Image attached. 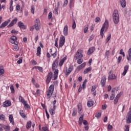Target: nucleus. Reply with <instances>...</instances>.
Segmentation results:
<instances>
[{
  "instance_id": "obj_43",
  "label": "nucleus",
  "mask_w": 131,
  "mask_h": 131,
  "mask_svg": "<svg viewBox=\"0 0 131 131\" xmlns=\"http://www.w3.org/2000/svg\"><path fill=\"white\" fill-rule=\"evenodd\" d=\"M72 29H75L76 28V23H75V20H73V24H72Z\"/></svg>"
},
{
  "instance_id": "obj_27",
  "label": "nucleus",
  "mask_w": 131,
  "mask_h": 131,
  "mask_svg": "<svg viewBox=\"0 0 131 131\" xmlns=\"http://www.w3.org/2000/svg\"><path fill=\"white\" fill-rule=\"evenodd\" d=\"M77 107H78V113L79 114H80V113H81V111L82 110V106L81 105V103H79L77 105Z\"/></svg>"
},
{
  "instance_id": "obj_62",
  "label": "nucleus",
  "mask_w": 131,
  "mask_h": 131,
  "mask_svg": "<svg viewBox=\"0 0 131 131\" xmlns=\"http://www.w3.org/2000/svg\"><path fill=\"white\" fill-rule=\"evenodd\" d=\"M68 4V0H66L63 3V7H66V6H67Z\"/></svg>"
},
{
  "instance_id": "obj_21",
  "label": "nucleus",
  "mask_w": 131,
  "mask_h": 131,
  "mask_svg": "<svg viewBox=\"0 0 131 131\" xmlns=\"http://www.w3.org/2000/svg\"><path fill=\"white\" fill-rule=\"evenodd\" d=\"M18 27L20 29H26V26L24 25V23L21 21L18 22Z\"/></svg>"
},
{
  "instance_id": "obj_60",
  "label": "nucleus",
  "mask_w": 131,
  "mask_h": 131,
  "mask_svg": "<svg viewBox=\"0 0 131 131\" xmlns=\"http://www.w3.org/2000/svg\"><path fill=\"white\" fill-rule=\"evenodd\" d=\"M101 21V19H100V17H96L95 19V22L96 23H99Z\"/></svg>"
},
{
  "instance_id": "obj_4",
  "label": "nucleus",
  "mask_w": 131,
  "mask_h": 131,
  "mask_svg": "<svg viewBox=\"0 0 131 131\" xmlns=\"http://www.w3.org/2000/svg\"><path fill=\"white\" fill-rule=\"evenodd\" d=\"M54 90H55V86L54 84H51L47 92V99H51V97H52V95L54 93Z\"/></svg>"
},
{
  "instance_id": "obj_53",
  "label": "nucleus",
  "mask_w": 131,
  "mask_h": 131,
  "mask_svg": "<svg viewBox=\"0 0 131 131\" xmlns=\"http://www.w3.org/2000/svg\"><path fill=\"white\" fill-rule=\"evenodd\" d=\"M57 54H58V52H57V51H56L54 53L51 54V55L53 56V57L55 59V58H56V57H57Z\"/></svg>"
},
{
  "instance_id": "obj_44",
  "label": "nucleus",
  "mask_w": 131,
  "mask_h": 131,
  "mask_svg": "<svg viewBox=\"0 0 131 131\" xmlns=\"http://www.w3.org/2000/svg\"><path fill=\"white\" fill-rule=\"evenodd\" d=\"M10 90L12 94H15V89L14 88V86L13 85H11Z\"/></svg>"
},
{
  "instance_id": "obj_42",
  "label": "nucleus",
  "mask_w": 131,
  "mask_h": 131,
  "mask_svg": "<svg viewBox=\"0 0 131 131\" xmlns=\"http://www.w3.org/2000/svg\"><path fill=\"white\" fill-rule=\"evenodd\" d=\"M82 62H83V60L82 59L78 58V60L77 61V64H78L79 65H80V64H81V63H82Z\"/></svg>"
},
{
  "instance_id": "obj_1",
  "label": "nucleus",
  "mask_w": 131,
  "mask_h": 131,
  "mask_svg": "<svg viewBox=\"0 0 131 131\" xmlns=\"http://www.w3.org/2000/svg\"><path fill=\"white\" fill-rule=\"evenodd\" d=\"M59 74V70H56L54 72V75L53 77V72H50V73H48L47 76V79H46V83L49 84L50 82H51V80H56L57 78H58V75Z\"/></svg>"
},
{
  "instance_id": "obj_33",
  "label": "nucleus",
  "mask_w": 131,
  "mask_h": 131,
  "mask_svg": "<svg viewBox=\"0 0 131 131\" xmlns=\"http://www.w3.org/2000/svg\"><path fill=\"white\" fill-rule=\"evenodd\" d=\"M127 60L128 61H131V48L128 50V55L127 56Z\"/></svg>"
},
{
  "instance_id": "obj_19",
  "label": "nucleus",
  "mask_w": 131,
  "mask_h": 131,
  "mask_svg": "<svg viewBox=\"0 0 131 131\" xmlns=\"http://www.w3.org/2000/svg\"><path fill=\"white\" fill-rule=\"evenodd\" d=\"M129 66H125L124 68V71L123 72L122 75V76H125V74L127 73V70H128Z\"/></svg>"
},
{
  "instance_id": "obj_28",
  "label": "nucleus",
  "mask_w": 131,
  "mask_h": 131,
  "mask_svg": "<svg viewBox=\"0 0 131 131\" xmlns=\"http://www.w3.org/2000/svg\"><path fill=\"white\" fill-rule=\"evenodd\" d=\"M41 52V48L40 47H38L37 48V53L36 55L38 57H40V54Z\"/></svg>"
},
{
  "instance_id": "obj_45",
  "label": "nucleus",
  "mask_w": 131,
  "mask_h": 131,
  "mask_svg": "<svg viewBox=\"0 0 131 131\" xmlns=\"http://www.w3.org/2000/svg\"><path fill=\"white\" fill-rule=\"evenodd\" d=\"M121 60H122V57L121 56H120L118 58V60H117V64H119V63H120V62H121Z\"/></svg>"
},
{
  "instance_id": "obj_14",
  "label": "nucleus",
  "mask_w": 131,
  "mask_h": 131,
  "mask_svg": "<svg viewBox=\"0 0 131 131\" xmlns=\"http://www.w3.org/2000/svg\"><path fill=\"white\" fill-rule=\"evenodd\" d=\"M86 65V62H84V63H82L81 65H79L77 67L76 71H80V70H81V69H83V68H84L85 67Z\"/></svg>"
},
{
  "instance_id": "obj_39",
  "label": "nucleus",
  "mask_w": 131,
  "mask_h": 131,
  "mask_svg": "<svg viewBox=\"0 0 131 131\" xmlns=\"http://www.w3.org/2000/svg\"><path fill=\"white\" fill-rule=\"evenodd\" d=\"M86 82H88V80H86V79L83 81V82L82 83V89L83 90H84V89H85V88H86V85L85 84H86Z\"/></svg>"
},
{
  "instance_id": "obj_64",
  "label": "nucleus",
  "mask_w": 131,
  "mask_h": 131,
  "mask_svg": "<svg viewBox=\"0 0 131 131\" xmlns=\"http://www.w3.org/2000/svg\"><path fill=\"white\" fill-rule=\"evenodd\" d=\"M17 64H21L22 63V59L20 58L17 61Z\"/></svg>"
},
{
  "instance_id": "obj_61",
  "label": "nucleus",
  "mask_w": 131,
  "mask_h": 131,
  "mask_svg": "<svg viewBox=\"0 0 131 131\" xmlns=\"http://www.w3.org/2000/svg\"><path fill=\"white\" fill-rule=\"evenodd\" d=\"M114 103L115 105H116V104H117V103H118V99L115 98L114 100Z\"/></svg>"
},
{
  "instance_id": "obj_40",
  "label": "nucleus",
  "mask_w": 131,
  "mask_h": 131,
  "mask_svg": "<svg viewBox=\"0 0 131 131\" xmlns=\"http://www.w3.org/2000/svg\"><path fill=\"white\" fill-rule=\"evenodd\" d=\"M3 128L5 129V131L10 130V126L9 125H3Z\"/></svg>"
},
{
  "instance_id": "obj_26",
  "label": "nucleus",
  "mask_w": 131,
  "mask_h": 131,
  "mask_svg": "<svg viewBox=\"0 0 131 131\" xmlns=\"http://www.w3.org/2000/svg\"><path fill=\"white\" fill-rule=\"evenodd\" d=\"M120 3L122 8H125L126 6V1L125 0H120Z\"/></svg>"
},
{
  "instance_id": "obj_46",
  "label": "nucleus",
  "mask_w": 131,
  "mask_h": 131,
  "mask_svg": "<svg viewBox=\"0 0 131 131\" xmlns=\"http://www.w3.org/2000/svg\"><path fill=\"white\" fill-rule=\"evenodd\" d=\"M52 17H53V13H52V12H50L49 14H48V17L49 20L51 19Z\"/></svg>"
},
{
  "instance_id": "obj_52",
  "label": "nucleus",
  "mask_w": 131,
  "mask_h": 131,
  "mask_svg": "<svg viewBox=\"0 0 131 131\" xmlns=\"http://www.w3.org/2000/svg\"><path fill=\"white\" fill-rule=\"evenodd\" d=\"M20 9H21V6H20V5H17L16 6V8H15L16 11H20Z\"/></svg>"
},
{
  "instance_id": "obj_7",
  "label": "nucleus",
  "mask_w": 131,
  "mask_h": 131,
  "mask_svg": "<svg viewBox=\"0 0 131 131\" xmlns=\"http://www.w3.org/2000/svg\"><path fill=\"white\" fill-rule=\"evenodd\" d=\"M17 39L18 38L16 36H12L9 41L13 45H18Z\"/></svg>"
},
{
  "instance_id": "obj_2",
  "label": "nucleus",
  "mask_w": 131,
  "mask_h": 131,
  "mask_svg": "<svg viewBox=\"0 0 131 131\" xmlns=\"http://www.w3.org/2000/svg\"><path fill=\"white\" fill-rule=\"evenodd\" d=\"M113 21L114 24L119 23V14L117 10H115L112 15Z\"/></svg>"
},
{
  "instance_id": "obj_9",
  "label": "nucleus",
  "mask_w": 131,
  "mask_h": 131,
  "mask_svg": "<svg viewBox=\"0 0 131 131\" xmlns=\"http://www.w3.org/2000/svg\"><path fill=\"white\" fill-rule=\"evenodd\" d=\"M73 68H74L73 66L70 65L69 67V68L66 70V75L68 76V75H69V74H70L71 73V72H72V71L73 70Z\"/></svg>"
},
{
  "instance_id": "obj_24",
  "label": "nucleus",
  "mask_w": 131,
  "mask_h": 131,
  "mask_svg": "<svg viewBox=\"0 0 131 131\" xmlns=\"http://www.w3.org/2000/svg\"><path fill=\"white\" fill-rule=\"evenodd\" d=\"M87 106L88 107H91L92 106H94V101L92 100H90L87 102Z\"/></svg>"
},
{
  "instance_id": "obj_55",
  "label": "nucleus",
  "mask_w": 131,
  "mask_h": 131,
  "mask_svg": "<svg viewBox=\"0 0 131 131\" xmlns=\"http://www.w3.org/2000/svg\"><path fill=\"white\" fill-rule=\"evenodd\" d=\"M88 30H89V27H84V33H86L88 32Z\"/></svg>"
},
{
  "instance_id": "obj_31",
  "label": "nucleus",
  "mask_w": 131,
  "mask_h": 131,
  "mask_svg": "<svg viewBox=\"0 0 131 131\" xmlns=\"http://www.w3.org/2000/svg\"><path fill=\"white\" fill-rule=\"evenodd\" d=\"M73 8H74V1H73V0H71L70 2V9L73 10Z\"/></svg>"
},
{
  "instance_id": "obj_30",
  "label": "nucleus",
  "mask_w": 131,
  "mask_h": 131,
  "mask_svg": "<svg viewBox=\"0 0 131 131\" xmlns=\"http://www.w3.org/2000/svg\"><path fill=\"white\" fill-rule=\"evenodd\" d=\"M19 115L21 117H23V118H26V115L24 113V111H23V110H20L19 111Z\"/></svg>"
},
{
  "instance_id": "obj_34",
  "label": "nucleus",
  "mask_w": 131,
  "mask_h": 131,
  "mask_svg": "<svg viewBox=\"0 0 131 131\" xmlns=\"http://www.w3.org/2000/svg\"><path fill=\"white\" fill-rule=\"evenodd\" d=\"M90 71H92V68L89 67L84 70L83 73L84 74H86V73H89Z\"/></svg>"
},
{
  "instance_id": "obj_22",
  "label": "nucleus",
  "mask_w": 131,
  "mask_h": 131,
  "mask_svg": "<svg viewBox=\"0 0 131 131\" xmlns=\"http://www.w3.org/2000/svg\"><path fill=\"white\" fill-rule=\"evenodd\" d=\"M9 120L10 123H12L13 125L15 124V122H14V118H13V115H10L9 116Z\"/></svg>"
},
{
  "instance_id": "obj_57",
  "label": "nucleus",
  "mask_w": 131,
  "mask_h": 131,
  "mask_svg": "<svg viewBox=\"0 0 131 131\" xmlns=\"http://www.w3.org/2000/svg\"><path fill=\"white\" fill-rule=\"evenodd\" d=\"M11 33L13 34H18V31H16V30H11Z\"/></svg>"
},
{
  "instance_id": "obj_25",
  "label": "nucleus",
  "mask_w": 131,
  "mask_h": 131,
  "mask_svg": "<svg viewBox=\"0 0 131 131\" xmlns=\"http://www.w3.org/2000/svg\"><path fill=\"white\" fill-rule=\"evenodd\" d=\"M10 22V20L9 21H4L1 26L0 28H5L8 24H9V23Z\"/></svg>"
},
{
  "instance_id": "obj_47",
  "label": "nucleus",
  "mask_w": 131,
  "mask_h": 131,
  "mask_svg": "<svg viewBox=\"0 0 131 131\" xmlns=\"http://www.w3.org/2000/svg\"><path fill=\"white\" fill-rule=\"evenodd\" d=\"M120 55H122L123 57H125V54L123 52V49H121L120 51Z\"/></svg>"
},
{
  "instance_id": "obj_37",
  "label": "nucleus",
  "mask_w": 131,
  "mask_h": 131,
  "mask_svg": "<svg viewBox=\"0 0 131 131\" xmlns=\"http://www.w3.org/2000/svg\"><path fill=\"white\" fill-rule=\"evenodd\" d=\"M5 73V70L3 66H0V75H3Z\"/></svg>"
},
{
  "instance_id": "obj_18",
  "label": "nucleus",
  "mask_w": 131,
  "mask_h": 131,
  "mask_svg": "<svg viewBox=\"0 0 131 131\" xmlns=\"http://www.w3.org/2000/svg\"><path fill=\"white\" fill-rule=\"evenodd\" d=\"M63 34L65 36L68 35V26L66 25L63 28Z\"/></svg>"
},
{
  "instance_id": "obj_17",
  "label": "nucleus",
  "mask_w": 131,
  "mask_h": 131,
  "mask_svg": "<svg viewBox=\"0 0 131 131\" xmlns=\"http://www.w3.org/2000/svg\"><path fill=\"white\" fill-rule=\"evenodd\" d=\"M95 51H96V49L95 48V47H91L90 48H89L88 52H87V54L91 55V54H93V53H94Z\"/></svg>"
},
{
  "instance_id": "obj_56",
  "label": "nucleus",
  "mask_w": 131,
  "mask_h": 131,
  "mask_svg": "<svg viewBox=\"0 0 131 131\" xmlns=\"http://www.w3.org/2000/svg\"><path fill=\"white\" fill-rule=\"evenodd\" d=\"M77 115V111H76L75 110H74L72 114V116L74 117V116H75Z\"/></svg>"
},
{
  "instance_id": "obj_20",
  "label": "nucleus",
  "mask_w": 131,
  "mask_h": 131,
  "mask_svg": "<svg viewBox=\"0 0 131 131\" xmlns=\"http://www.w3.org/2000/svg\"><path fill=\"white\" fill-rule=\"evenodd\" d=\"M83 117H84V114H82L81 115L79 120H78V123L79 124V125H81V124H82V121H83Z\"/></svg>"
},
{
  "instance_id": "obj_38",
  "label": "nucleus",
  "mask_w": 131,
  "mask_h": 131,
  "mask_svg": "<svg viewBox=\"0 0 131 131\" xmlns=\"http://www.w3.org/2000/svg\"><path fill=\"white\" fill-rule=\"evenodd\" d=\"M23 104L25 109H29V108H30V106H29V105L27 104V101H26L25 103Z\"/></svg>"
},
{
  "instance_id": "obj_11",
  "label": "nucleus",
  "mask_w": 131,
  "mask_h": 131,
  "mask_svg": "<svg viewBox=\"0 0 131 131\" xmlns=\"http://www.w3.org/2000/svg\"><path fill=\"white\" fill-rule=\"evenodd\" d=\"M113 72V71L112 70L108 72V79H116V76H115V74H112V73Z\"/></svg>"
},
{
  "instance_id": "obj_36",
  "label": "nucleus",
  "mask_w": 131,
  "mask_h": 131,
  "mask_svg": "<svg viewBox=\"0 0 131 131\" xmlns=\"http://www.w3.org/2000/svg\"><path fill=\"white\" fill-rule=\"evenodd\" d=\"M18 100L20 103H22V104H24V103L26 102V101L24 100V98H23L22 96H19Z\"/></svg>"
},
{
  "instance_id": "obj_5",
  "label": "nucleus",
  "mask_w": 131,
  "mask_h": 131,
  "mask_svg": "<svg viewBox=\"0 0 131 131\" xmlns=\"http://www.w3.org/2000/svg\"><path fill=\"white\" fill-rule=\"evenodd\" d=\"M82 53H83V50L81 49H78L74 57L75 60H77V59H81L82 57H83Z\"/></svg>"
},
{
  "instance_id": "obj_13",
  "label": "nucleus",
  "mask_w": 131,
  "mask_h": 131,
  "mask_svg": "<svg viewBox=\"0 0 131 131\" xmlns=\"http://www.w3.org/2000/svg\"><path fill=\"white\" fill-rule=\"evenodd\" d=\"M12 105V103L10 100H6L3 104V107L7 108L8 107H10Z\"/></svg>"
},
{
  "instance_id": "obj_35",
  "label": "nucleus",
  "mask_w": 131,
  "mask_h": 131,
  "mask_svg": "<svg viewBox=\"0 0 131 131\" xmlns=\"http://www.w3.org/2000/svg\"><path fill=\"white\" fill-rule=\"evenodd\" d=\"M31 124H32V122L31 121H29L27 122V124L26 126V128L27 129H29V128H30V127H31Z\"/></svg>"
},
{
  "instance_id": "obj_12",
  "label": "nucleus",
  "mask_w": 131,
  "mask_h": 131,
  "mask_svg": "<svg viewBox=\"0 0 131 131\" xmlns=\"http://www.w3.org/2000/svg\"><path fill=\"white\" fill-rule=\"evenodd\" d=\"M106 83V76H103L101 77L100 81V84L102 88L105 87V84Z\"/></svg>"
},
{
  "instance_id": "obj_54",
  "label": "nucleus",
  "mask_w": 131,
  "mask_h": 131,
  "mask_svg": "<svg viewBox=\"0 0 131 131\" xmlns=\"http://www.w3.org/2000/svg\"><path fill=\"white\" fill-rule=\"evenodd\" d=\"M42 131H49V129L48 128V127L45 126L42 127Z\"/></svg>"
},
{
  "instance_id": "obj_10",
  "label": "nucleus",
  "mask_w": 131,
  "mask_h": 131,
  "mask_svg": "<svg viewBox=\"0 0 131 131\" xmlns=\"http://www.w3.org/2000/svg\"><path fill=\"white\" fill-rule=\"evenodd\" d=\"M65 43V37L64 36H62L60 38L59 40V48H62L64 46Z\"/></svg>"
},
{
  "instance_id": "obj_51",
  "label": "nucleus",
  "mask_w": 131,
  "mask_h": 131,
  "mask_svg": "<svg viewBox=\"0 0 131 131\" xmlns=\"http://www.w3.org/2000/svg\"><path fill=\"white\" fill-rule=\"evenodd\" d=\"M114 98H115V95H114V94H112L110 96V99L111 100V101H112L114 100Z\"/></svg>"
},
{
  "instance_id": "obj_50",
  "label": "nucleus",
  "mask_w": 131,
  "mask_h": 131,
  "mask_svg": "<svg viewBox=\"0 0 131 131\" xmlns=\"http://www.w3.org/2000/svg\"><path fill=\"white\" fill-rule=\"evenodd\" d=\"M101 112L97 113L96 114V117H97V118L99 119L101 117Z\"/></svg>"
},
{
  "instance_id": "obj_15",
  "label": "nucleus",
  "mask_w": 131,
  "mask_h": 131,
  "mask_svg": "<svg viewBox=\"0 0 131 131\" xmlns=\"http://www.w3.org/2000/svg\"><path fill=\"white\" fill-rule=\"evenodd\" d=\"M18 22V19L17 17H15L13 20L11 21V23L8 25V27H12L14 26L16 23Z\"/></svg>"
},
{
  "instance_id": "obj_63",
  "label": "nucleus",
  "mask_w": 131,
  "mask_h": 131,
  "mask_svg": "<svg viewBox=\"0 0 131 131\" xmlns=\"http://www.w3.org/2000/svg\"><path fill=\"white\" fill-rule=\"evenodd\" d=\"M113 128V126L110 124L108 125L107 129H112Z\"/></svg>"
},
{
  "instance_id": "obj_48",
  "label": "nucleus",
  "mask_w": 131,
  "mask_h": 131,
  "mask_svg": "<svg viewBox=\"0 0 131 131\" xmlns=\"http://www.w3.org/2000/svg\"><path fill=\"white\" fill-rule=\"evenodd\" d=\"M6 117H5V115L4 114H1L0 115V119L1 120H5Z\"/></svg>"
},
{
  "instance_id": "obj_8",
  "label": "nucleus",
  "mask_w": 131,
  "mask_h": 131,
  "mask_svg": "<svg viewBox=\"0 0 131 131\" xmlns=\"http://www.w3.org/2000/svg\"><path fill=\"white\" fill-rule=\"evenodd\" d=\"M36 30L38 31L40 29V21L39 19H36V22L34 25Z\"/></svg>"
},
{
  "instance_id": "obj_59",
  "label": "nucleus",
  "mask_w": 131,
  "mask_h": 131,
  "mask_svg": "<svg viewBox=\"0 0 131 131\" xmlns=\"http://www.w3.org/2000/svg\"><path fill=\"white\" fill-rule=\"evenodd\" d=\"M109 54H110V51L109 50L106 51L105 52V57L108 58V57H109Z\"/></svg>"
},
{
  "instance_id": "obj_16",
  "label": "nucleus",
  "mask_w": 131,
  "mask_h": 131,
  "mask_svg": "<svg viewBox=\"0 0 131 131\" xmlns=\"http://www.w3.org/2000/svg\"><path fill=\"white\" fill-rule=\"evenodd\" d=\"M58 65V61L57 60H55L53 61V63L52 64V70L56 71V68H57V66Z\"/></svg>"
},
{
  "instance_id": "obj_6",
  "label": "nucleus",
  "mask_w": 131,
  "mask_h": 131,
  "mask_svg": "<svg viewBox=\"0 0 131 131\" xmlns=\"http://www.w3.org/2000/svg\"><path fill=\"white\" fill-rule=\"evenodd\" d=\"M57 103V101L54 100L53 102V107H51L50 109L49 110V113H50L51 115L53 116V115H54L55 112V110H56V108H57V106H56V103Z\"/></svg>"
},
{
  "instance_id": "obj_32",
  "label": "nucleus",
  "mask_w": 131,
  "mask_h": 131,
  "mask_svg": "<svg viewBox=\"0 0 131 131\" xmlns=\"http://www.w3.org/2000/svg\"><path fill=\"white\" fill-rule=\"evenodd\" d=\"M33 68V69H38V70H39L40 72H43V69L41 67L35 66V67H34Z\"/></svg>"
},
{
  "instance_id": "obj_58",
  "label": "nucleus",
  "mask_w": 131,
  "mask_h": 131,
  "mask_svg": "<svg viewBox=\"0 0 131 131\" xmlns=\"http://www.w3.org/2000/svg\"><path fill=\"white\" fill-rule=\"evenodd\" d=\"M125 127L126 128L124 129V131H129V126L126 125H125Z\"/></svg>"
},
{
  "instance_id": "obj_29",
  "label": "nucleus",
  "mask_w": 131,
  "mask_h": 131,
  "mask_svg": "<svg viewBox=\"0 0 131 131\" xmlns=\"http://www.w3.org/2000/svg\"><path fill=\"white\" fill-rule=\"evenodd\" d=\"M12 50L15 51L19 50V43L18 42L17 44L13 46Z\"/></svg>"
},
{
  "instance_id": "obj_3",
  "label": "nucleus",
  "mask_w": 131,
  "mask_h": 131,
  "mask_svg": "<svg viewBox=\"0 0 131 131\" xmlns=\"http://www.w3.org/2000/svg\"><path fill=\"white\" fill-rule=\"evenodd\" d=\"M108 27H109V22H108V20H106L100 30V36L102 38H103L104 36V31L105 29H108Z\"/></svg>"
},
{
  "instance_id": "obj_23",
  "label": "nucleus",
  "mask_w": 131,
  "mask_h": 131,
  "mask_svg": "<svg viewBox=\"0 0 131 131\" xmlns=\"http://www.w3.org/2000/svg\"><path fill=\"white\" fill-rule=\"evenodd\" d=\"M67 59V57H63L59 62V67H62L63 66V64H64V62L66 61V59Z\"/></svg>"
},
{
  "instance_id": "obj_41",
  "label": "nucleus",
  "mask_w": 131,
  "mask_h": 131,
  "mask_svg": "<svg viewBox=\"0 0 131 131\" xmlns=\"http://www.w3.org/2000/svg\"><path fill=\"white\" fill-rule=\"evenodd\" d=\"M111 39V34H110L106 38L105 40V43H107V42H109V40Z\"/></svg>"
},
{
  "instance_id": "obj_49",
  "label": "nucleus",
  "mask_w": 131,
  "mask_h": 131,
  "mask_svg": "<svg viewBox=\"0 0 131 131\" xmlns=\"http://www.w3.org/2000/svg\"><path fill=\"white\" fill-rule=\"evenodd\" d=\"M34 10H35L34 5H32L31 8V11L32 14H34Z\"/></svg>"
}]
</instances>
